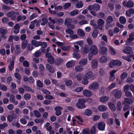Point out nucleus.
Wrapping results in <instances>:
<instances>
[{
    "label": "nucleus",
    "mask_w": 134,
    "mask_h": 134,
    "mask_svg": "<svg viewBox=\"0 0 134 134\" xmlns=\"http://www.w3.org/2000/svg\"><path fill=\"white\" fill-rule=\"evenodd\" d=\"M87 62V60L86 58H83L80 60L79 62V64L83 66L86 65Z\"/></svg>",
    "instance_id": "nucleus-23"
},
{
    "label": "nucleus",
    "mask_w": 134,
    "mask_h": 134,
    "mask_svg": "<svg viewBox=\"0 0 134 134\" xmlns=\"http://www.w3.org/2000/svg\"><path fill=\"white\" fill-rule=\"evenodd\" d=\"M41 91L43 93L46 95L50 94V92L48 91L46 89H42L41 90Z\"/></svg>",
    "instance_id": "nucleus-60"
},
{
    "label": "nucleus",
    "mask_w": 134,
    "mask_h": 134,
    "mask_svg": "<svg viewBox=\"0 0 134 134\" xmlns=\"http://www.w3.org/2000/svg\"><path fill=\"white\" fill-rule=\"evenodd\" d=\"M27 43V40H24L22 43V48L23 49H25L26 47Z\"/></svg>",
    "instance_id": "nucleus-47"
},
{
    "label": "nucleus",
    "mask_w": 134,
    "mask_h": 134,
    "mask_svg": "<svg viewBox=\"0 0 134 134\" xmlns=\"http://www.w3.org/2000/svg\"><path fill=\"white\" fill-rule=\"evenodd\" d=\"M44 119L43 118L40 119H36L34 120L35 122L36 123H42L44 121Z\"/></svg>",
    "instance_id": "nucleus-46"
},
{
    "label": "nucleus",
    "mask_w": 134,
    "mask_h": 134,
    "mask_svg": "<svg viewBox=\"0 0 134 134\" xmlns=\"http://www.w3.org/2000/svg\"><path fill=\"white\" fill-rule=\"evenodd\" d=\"M42 20L43 22L42 23L41 25L42 26L44 25L46 23H47L48 22V20L47 19L45 18H42Z\"/></svg>",
    "instance_id": "nucleus-56"
},
{
    "label": "nucleus",
    "mask_w": 134,
    "mask_h": 134,
    "mask_svg": "<svg viewBox=\"0 0 134 134\" xmlns=\"http://www.w3.org/2000/svg\"><path fill=\"white\" fill-rule=\"evenodd\" d=\"M127 76V74L126 72H123L121 75V78L122 80H124Z\"/></svg>",
    "instance_id": "nucleus-51"
},
{
    "label": "nucleus",
    "mask_w": 134,
    "mask_h": 134,
    "mask_svg": "<svg viewBox=\"0 0 134 134\" xmlns=\"http://www.w3.org/2000/svg\"><path fill=\"white\" fill-rule=\"evenodd\" d=\"M109 99L108 97L106 96H103L99 98L100 102L102 103L106 102Z\"/></svg>",
    "instance_id": "nucleus-19"
},
{
    "label": "nucleus",
    "mask_w": 134,
    "mask_h": 134,
    "mask_svg": "<svg viewBox=\"0 0 134 134\" xmlns=\"http://www.w3.org/2000/svg\"><path fill=\"white\" fill-rule=\"evenodd\" d=\"M134 13V9L132 8H131L129 10L126 11V14L127 16L130 17L131 16L132 14H133Z\"/></svg>",
    "instance_id": "nucleus-28"
},
{
    "label": "nucleus",
    "mask_w": 134,
    "mask_h": 134,
    "mask_svg": "<svg viewBox=\"0 0 134 134\" xmlns=\"http://www.w3.org/2000/svg\"><path fill=\"white\" fill-rule=\"evenodd\" d=\"M125 92L126 96L129 98H131L132 97V95L131 92L129 91H126Z\"/></svg>",
    "instance_id": "nucleus-52"
},
{
    "label": "nucleus",
    "mask_w": 134,
    "mask_h": 134,
    "mask_svg": "<svg viewBox=\"0 0 134 134\" xmlns=\"http://www.w3.org/2000/svg\"><path fill=\"white\" fill-rule=\"evenodd\" d=\"M12 60L11 61L8 66L9 70L10 71H12L13 70L14 66L15 58L12 57Z\"/></svg>",
    "instance_id": "nucleus-17"
},
{
    "label": "nucleus",
    "mask_w": 134,
    "mask_h": 134,
    "mask_svg": "<svg viewBox=\"0 0 134 134\" xmlns=\"http://www.w3.org/2000/svg\"><path fill=\"white\" fill-rule=\"evenodd\" d=\"M14 32L15 34H17L19 32V29L20 28L19 25L18 24H16L14 27Z\"/></svg>",
    "instance_id": "nucleus-32"
},
{
    "label": "nucleus",
    "mask_w": 134,
    "mask_h": 134,
    "mask_svg": "<svg viewBox=\"0 0 134 134\" xmlns=\"http://www.w3.org/2000/svg\"><path fill=\"white\" fill-rule=\"evenodd\" d=\"M63 109V108L61 107L58 106L55 107L54 108L56 111L55 114L57 116L60 115L62 114L61 111Z\"/></svg>",
    "instance_id": "nucleus-10"
},
{
    "label": "nucleus",
    "mask_w": 134,
    "mask_h": 134,
    "mask_svg": "<svg viewBox=\"0 0 134 134\" xmlns=\"http://www.w3.org/2000/svg\"><path fill=\"white\" fill-rule=\"evenodd\" d=\"M31 43L35 47H38L41 45L42 42L37 41L36 40H32L31 41Z\"/></svg>",
    "instance_id": "nucleus-14"
},
{
    "label": "nucleus",
    "mask_w": 134,
    "mask_h": 134,
    "mask_svg": "<svg viewBox=\"0 0 134 134\" xmlns=\"http://www.w3.org/2000/svg\"><path fill=\"white\" fill-rule=\"evenodd\" d=\"M72 20L71 19L67 18L65 21V25L69 26L71 23Z\"/></svg>",
    "instance_id": "nucleus-45"
},
{
    "label": "nucleus",
    "mask_w": 134,
    "mask_h": 134,
    "mask_svg": "<svg viewBox=\"0 0 134 134\" xmlns=\"http://www.w3.org/2000/svg\"><path fill=\"white\" fill-rule=\"evenodd\" d=\"M46 68L51 73H53L55 71V68H52L51 65L48 64H46Z\"/></svg>",
    "instance_id": "nucleus-26"
},
{
    "label": "nucleus",
    "mask_w": 134,
    "mask_h": 134,
    "mask_svg": "<svg viewBox=\"0 0 134 134\" xmlns=\"http://www.w3.org/2000/svg\"><path fill=\"white\" fill-rule=\"evenodd\" d=\"M117 71V70H114L110 72V77L109 79L110 81H112L115 79V77L114 75V74Z\"/></svg>",
    "instance_id": "nucleus-11"
},
{
    "label": "nucleus",
    "mask_w": 134,
    "mask_h": 134,
    "mask_svg": "<svg viewBox=\"0 0 134 134\" xmlns=\"http://www.w3.org/2000/svg\"><path fill=\"white\" fill-rule=\"evenodd\" d=\"M97 126V124H95L92 127L90 131V134H95L96 133V128Z\"/></svg>",
    "instance_id": "nucleus-34"
},
{
    "label": "nucleus",
    "mask_w": 134,
    "mask_h": 134,
    "mask_svg": "<svg viewBox=\"0 0 134 134\" xmlns=\"http://www.w3.org/2000/svg\"><path fill=\"white\" fill-rule=\"evenodd\" d=\"M35 116L37 118H39L41 116V114L37 110H35L34 111Z\"/></svg>",
    "instance_id": "nucleus-55"
},
{
    "label": "nucleus",
    "mask_w": 134,
    "mask_h": 134,
    "mask_svg": "<svg viewBox=\"0 0 134 134\" xmlns=\"http://www.w3.org/2000/svg\"><path fill=\"white\" fill-rule=\"evenodd\" d=\"M75 62L73 60L68 62L66 64V66L67 68H70L74 66L75 65Z\"/></svg>",
    "instance_id": "nucleus-15"
},
{
    "label": "nucleus",
    "mask_w": 134,
    "mask_h": 134,
    "mask_svg": "<svg viewBox=\"0 0 134 134\" xmlns=\"http://www.w3.org/2000/svg\"><path fill=\"white\" fill-rule=\"evenodd\" d=\"M3 2L6 4H9L10 5L13 4L14 3L13 0H2Z\"/></svg>",
    "instance_id": "nucleus-39"
},
{
    "label": "nucleus",
    "mask_w": 134,
    "mask_h": 134,
    "mask_svg": "<svg viewBox=\"0 0 134 134\" xmlns=\"http://www.w3.org/2000/svg\"><path fill=\"white\" fill-rule=\"evenodd\" d=\"M86 102L85 99L81 98L79 99L78 102L76 104L77 107L79 109H82L85 108L86 105L84 104Z\"/></svg>",
    "instance_id": "nucleus-2"
},
{
    "label": "nucleus",
    "mask_w": 134,
    "mask_h": 134,
    "mask_svg": "<svg viewBox=\"0 0 134 134\" xmlns=\"http://www.w3.org/2000/svg\"><path fill=\"white\" fill-rule=\"evenodd\" d=\"M104 23V21L101 19H99L97 20V24L99 26H102Z\"/></svg>",
    "instance_id": "nucleus-37"
},
{
    "label": "nucleus",
    "mask_w": 134,
    "mask_h": 134,
    "mask_svg": "<svg viewBox=\"0 0 134 134\" xmlns=\"http://www.w3.org/2000/svg\"><path fill=\"white\" fill-rule=\"evenodd\" d=\"M45 126L48 131H50L52 129V127L50 126V123L48 122L45 124Z\"/></svg>",
    "instance_id": "nucleus-42"
},
{
    "label": "nucleus",
    "mask_w": 134,
    "mask_h": 134,
    "mask_svg": "<svg viewBox=\"0 0 134 134\" xmlns=\"http://www.w3.org/2000/svg\"><path fill=\"white\" fill-rule=\"evenodd\" d=\"M122 4L124 6H126L128 8L132 7L134 5L133 2L131 1H129L126 3L125 1H124L122 2Z\"/></svg>",
    "instance_id": "nucleus-9"
},
{
    "label": "nucleus",
    "mask_w": 134,
    "mask_h": 134,
    "mask_svg": "<svg viewBox=\"0 0 134 134\" xmlns=\"http://www.w3.org/2000/svg\"><path fill=\"white\" fill-rule=\"evenodd\" d=\"M113 18L111 16H109L108 17L106 20L107 23H110L112 22L113 21Z\"/></svg>",
    "instance_id": "nucleus-58"
},
{
    "label": "nucleus",
    "mask_w": 134,
    "mask_h": 134,
    "mask_svg": "<svg viewBox=\"0 0 134 134\" xmlns=\"http://www.w3.org/2000/svg\"><path fill=\"white\" fill-rule=\"evenodd\" d=\"M122 64V62L118 60H112L109 63V67L113 68L114 66H119Z\"/></svg>",
    "instance_id": "nucleus-3"
},
{
    "label": "nucleus",
    "mask_w": 134,
    "mask_h": 134,
    "mask_svg": "<svg viewBox=\"0 0 134 134\" xmlns=\"http://www.w3.org/2000/svg\"><path fill=\"white\" fill-rule=\"evenodd\" d=\"M63 20L61 18H59L56 20V23L58 24H62L63 22Z\"/></svg>",
    "instance_id": "nucleus-57"
},
{
    "label": "nucleus",
    "mask_w": 134,
    "mask_h": 134,
    "mask_svg": "<svg viewBox=\"0 0 134 134\" xmlns=\"http://www.w3.org/2000/svg\"><path fill=\"white\" fill-rule=\"evenodd\" d=\"M108 60L107 57L105 56H102L99 59L100 62L102 63H106Z\"/></svg>",
    "instance_id": "nucleus-22"
},
{
    "label": "nucleus",
    "mask_w": 134,
    "mask_h": 134,
    "mask_svg": "<svg viewBox=\"0 0 134 134\" xmlns=\"http://www.w3.org/2000/svg\"><path fill=\"white\" fill-rule=\"evenodd\" d=\"M37 21V20L36 19L31 22V24L29 26V28L31 29H33L34 27L35 24Z\"/></svg>",
    "instance_id": "nucleus-36"
},
{
    "label": "nucleus",
    "mask_w": 134,
    "mask_h": 134,
    "mask_svg": "<svg viewBox=\"0 0 134 134\" xmlns=\"http://www.w3.org/2000/svg\"><path fill=\"white\" fill-rule=\"evenodd\" d=\"M7 33V31L5 29H4L2 28L0 29V33L1 35H5Z\"/></svg>",
    "instance_id": "nucleus-61"
},
{
    "label": "nucleus",
    "mask_w": 134,
    "mask_h": 134,
    "mask_svg": "<svg viewBox=\"0 0 134 134\" xmlns=\"http://www.w3.org/2000/svg\"><path fill=\"white\" fill-rule=\"evenodd\" d=\"M116 108L118 111H120L121 110L122 106L121 103L119 101L117 102L116 104Z\"/></svg>",
    "instance_id": "nucleus-41"
},
{
    "label": "nucleus",
    "mask_w": 134,
    "mask_h": 134,
    "mask_svg": "<svg viewBox=\"0 0 134 134\" xmlns=\"http://www.w3.org/2000/svg\"><path fill=\"white\" fill-rule=\"evenodd\" d=\"M134 39V38H131L129 37V38L126 41V44L127 45H130L131 44V42Z\"/></svg>",
    "instance_id": "nucleus-43"
},
{
    "label": "nucleus",
    "mask_w": 134,
    "mask_h": 134,
    "mask_svg": "<svg viewBox=\"0 0 134 134\" xmlns=\"http://www.w3.org/2000/svg\"><path fill=\"white\" fill-rule=\"evenodd\" d=\"M111 94L112 95L114 96L116 98L119 99L121 97L122 92L121 90L115 89L111 92Z\"/></svg>",
    "instance_id": "nucleus-1"
},
{
    "label": "nucleus",
    "mask_w": 134,
    "mask_h": 134,
    "mask_svg": "<svg viewBox=\"0 0 134 134\" xmlns=\"http://www.w3.org/2000/svg\"><path fill=\"white\" fill-rule=\"evenodd\" d=\"M98 109L99 111H104L107 110V107L105 105H101L98 106Z\"/></svg>",
    "instance_id": "nucleus-18"
},
{
    "label": "nucleus",
    "mask_w": 134,
    "mask_h": 134,
    "mask_svg": "<svg viewBox=\"0 0 134 134\" xmlns=\"http://www.w3.org/2000/svg\"><path fill=\"white\" fill-rule=\"evenodd\" d=\"M84 113L86 115L89 116L91 115L92 111L90 109H86L85 110Z\"/></svg>",
    "instance_id": "nucleus-44"
},
{
    "label": "nucleus",
    "mask_w": 134,
    "mask_h": 134,
    "mask_svg": "<svg viewBox=\"0 0 134 134\" xmlns=\"http://www.w3.org/2000/svg\"><path fill=\"white\" fill-rule=\"evenodd\" d=\"M133 103V101L131 99H129L127 98L125 99V101L123 102V104L125 105H129Z\"/></svg>",
    "instance_id": "nucleus-20"
},
{
    "label": "nucleus",
    "mask_w": 134,
    "mask_h": 134,
    "mask_svg": "<svg viewBox=\"0 0 134 134\" xmlns=\"http://www.w3.org/2000/svg\"><path fill=\"white\" fill-rule=\"evenodd\" d=\"M83 88L82 87H79L76 88L74 90L75 92H81L83 90Z\"/></svg>",
    "instance_id": "nucleus-54"
},
{
    "label": "nucleus",
    "mask_w": 134,
    "mask_h": 134,
    "mask_svg": "<svg viewBox=\"0 0 134 134\" xmlns=\"http://www.w3.org/2000/svg\"><path fill=\"white\" fill-rule=\"evenodd\" d=\"M71 6V3H67L63 5V7L64 9H66L70 7Z\"/></svg>",
    "instance_id": "nucleus-63"
},
{
    "label": "nucleus",
    "mask_w": 134,
    "mask_h": 134,
    "mask_svg": "<svg viewBox=\"0 0 134 134\" xmlns=\"http://www.w3.org/2000/svg\"><path fill=\"white\" fill-rule=\"evenodd\" d=\"M47 60L48 62L51 64H53L54 62V59L52 56L48 59Z\"/></svg>",
    "instance_id": "nucleus-48"
},
{
    "label": "nucleus",
    "mask_w": 134,
    "mask_h": 134,
    "mask_svg": "<svg viewBox=\"0 0 134 134\" xmlns=\"http://www.w3.org/2000/svg\"><path fill=\"white\" fill-rule=\"evenodd\" d=\"M90 130L88 129H86L83 130V134H90Z\"/></svg>",
    "instance_id": "nucleus-64"
},
{
    "label": "nucleus",
    "mask_w": 134,
    "mask_h": 134,
    "mask_svg": "<svg viewBox=\"0 0 134 134\" xmlns=\"http://www.w3.org/2000/svg\"><path fill=\"white\" fill-rule=\"evenodd\" d=\"M17 14L13 11L8 12L7 14V16L8 17L11 18V19L12 20H14L16 17Z\"/></svg>",
    "instance_id": "nucleus-6"
},
{
    "label": "nucleus",
    "mask_w": 134,
    "mask_h": 134,
    "mask_svg": "<svg viewBox=\"0 0 134 134\" xmlns=\"http://www.w3.org/2000/svg\"><path fill=\"white\" fill-rule=\"evenodd\" d=\"M93 76L92 72L89 71L86 74L84 77L85 78L89 79L91 78Z\"/></svg>",
    "instance_id": "nucleus-29"
},
{
    "label": "nucleus",
    "mask_w": 134,
    "mask_h": 134,
    "mask_svg": "<svg viewBox=\"0 0 134 134\" xmlns=\"http://www.w3.org/2000/svg\"><path fill=\"white\" fill-rule=\"evenodd\" d=\"M132 50V49L130 47L127 46L125 49L123 50L122 51L123 53L126 54H130L133 52Z\"/></svg>",
    "instance_id": "nucleus-13"
},
{
    "label": "nucleus",
    "mask_w": 134,
    "mask_h": 134,
    "mask_svg": "<svg viewBox=\"0 0 134 134\" xmlns=\"http://www.w3.org/2000/svg\"><path fill=\"white\" fill-rule=\"evenodd\" d=\"M38 15L36 13H33L30 17V20H32L35 18Z\"/></svg>",
    "instance_id": "nucleus-62"
},
{
    "label": "nucleus",
    "mask_w": 134,
    "mask_h": 134,
    "mask_svg": "<svg viewBox=\"0 0 134 134\" xmlns=\"http://www.w3.org/2000/svg\"><path fill=\"white\" fill-rule=\"evenodd\" d=\"M87 9L90 10H95L96 11H99L100 9V6L97 4L94 5H91L88 6L87 8Z\"/></svg>",
    "instance_id": "nucleus-4"
},
{
    "label": "nucleus",
    "mask_w": 134,
    "mask_h": 134,
    "mask_svg": "<svg viewBox=\"0 0 134 134\" xmlns=\"http://www.w3.org/2000/svg\"><path fill=\"white\" fill-rule=\"evenodd\" d=\"M107 51V49L104 47H100L99 49L100 53L102 54H104Z\"/></svg>",
    "instance_id": "nucleus-21"
},
{
    "label": "nucleus",
    "mask_w": 134,
    "mask_h": 134,
    "mask_svg": "<svg viewBox=\"0 0 134 134\" xmlns=\"http://www.w3.org/2000/svg\"><path fill=\"white\" fill-rule=\"evenodd\" d=\"M83 2L81 1H79L76 4V7L78 8H81L83 7Z\"/></svg>",
    "instance_id": "nucleus-35"
},
{
    "label": "nucleus",
    "mask_w": 134,
    "mask_h": 134,
    "mask_svg": "<svg viewBox=\"0 0 134 134\" xmlns=\"http://www.w3.org/2000/svg\"><path fill=\"white\" fill-rule=\"evenodd\" d=\"M108 106L112 111H115L116 110V108L115 105L112 102H110L108 103Z\"/></svg>",
    "instance_id": "nucleus-27"
},
{
    "label": "nucleus",
    "mask_w": 134,
    "mask_h": 134,
    "mask_svg": "<svg viewBox=\"0 0 134 134\" xmlns=\"http://www.w3.org/2000/svg\"><path fill=\"white\" fill-rule=\"evenodd\" d=\"M8 126V124L6 123H3V124L0 125V129H3L6 127Z\"/></svg>",
    "instance_id": "nucleus-53"
},
{
    "label": "nucleus",
    "mask_w": 134,
    "mask_h": 134,
    "mask_svg": "<svg viewBox=\"0 0 134 134\" xmlns=\"http://www.w3.org/2000/svg\"><path fill=\"white\" fill-rule=\"evenodd\" d=\"M109 51L110 53L112 55H114L116 54L114 48L111 46L109 47Z\"/></svg>",
    "instance_id": "nucleus-30"
},
{
    "label": "nucleus",
    "mask_w": 134,
    "mask_h": 134,
    "mask_svg": "<svg viewBox=\"0 0 134 134\" xmlns=\"http://www.w3.org/2000/svg\"><path fill=\"white\" fill-rule=\"evenodd\" d=\"M26 104V102L25 101H21L19 104V106L20 108H23Z\"/></svg>",
    "instance_id": "nucleus-59"
},
{
    "label": "nucleus",
    "mask_w": 134,
    "mask_h": 134,
    "mask_svg": "<svg viewBox=\"0 0 134 134\" xmlns=\"http://www.w3.org/2000/svg\"><path fill=\"white\" fill-rule=\"evenodd\" d=\"M79 10L77 9H74L72 11L70 12V15L71 16H74L75 15H77L79 13Z\"/></svg>",
    "instance_id": "nucleus-38"
},
{
    "label": "nucleus",
    "mask_w": 134,
    "mask_h": 134,
    "mask_svg": "<svg viewBox=\"0 0 134 134\" xmlns=\"http://www.w3.org/2000/svg\"><path fill=\"white\" fill-rule=\"evenodd\" d=\"M83 95L86 97H90L92 95V92L87 90H84L82 92Z\"/></svg>",
    "instance_id": "nucleus-12"
},
{
    "label": "nucleus",
    "mask_w": 134,
    "mask_h": 134,
    "mask_svg": "<svg viewBox=\"0 0 134 134\" xmlns=\"http://www.w3.org/2000/svg\"><path fill=\"white\" fill-rule=\"evenodd\" d=\"M105 124L104 122H100L98 123V129L100 131H103L105 129Z\"/></svg>",
    "instance_id": "nucleus-8"
},
{
    "label": "nucleus",
    "mask_w": 134,
    "mask_h": 134,
    "mask_svg": "<svg viewBox=\"0 0 134 134\" xmlns=\"http://www.w3.org/2000/svg\"><path fill=\"white\" fill-rule=\"evenodd\" d=\"M12 125L13 126H16L18 128H19L20 127V125L18 122V121H13L12 122Z\"/></svg>",
    "instance_id": "nucleus-49"
},
{
    "label": "nucleus",
    "mask_w": 134,
    "mask_h": 134,
    "mask_svg": "<svg viewBox=\"0 0 134 134\" xmlns=\"http://www.w3.org/2000/svg\"><path fill=\"white\" fill-rule=\"evenodd\" d=\"M78 34L80 36L83 37L85 35L84 31L81 29H79L77 30Z\"/></svg>",
    "instance_id": "nucleus-31"
},
{
    "label": "nucleus",
    "mask_w": 134,
    "mask_h": 134,
    "mask_svg": "<svg viewBox=\"0 0 134 134\" xmlns=\"http://www.w3.org/2000/svg\"><path fill=\"white\" fill-rule=\"evenodd\" d=\"M119 21L121 23L124 24L126 22V19L125 17L121 16L120 18Z\"/></svg>",
    "instance_id": "nucleus-40"
},
{
    "label": "nucleus",
    "mask_w": 134,
    "mask_h": 134,
    "mask_svg": "<svg viewBox=\"0 0 134 134\" xmlns=\"http://www.w3.org/2000/svg\"><path fill=\"white\" fill-rule=\"evenodd\" d=\"M83 69V67L77 65L75 66L74 70L76 72H79L82 71Z\"/></svg>",
    "instance_id": "nucleus-24"
},
{
    "label": "nucleus",
    "mask_w": 134,
    "mask_h": 134,
    "mask_svg": "<svg viewBox=\"0 0 134 134\" xmlns=\"http://www.w3.org/2000/svg\"><path fill=\"white\" fill-rule=\"evenodd\" d=\"M99 88V86L97 83L93 82L91 83L88 87V88L90 90H97Z\"/></svg>",
    "instance_id": "nucleus-7"
},
{
    "label": "nucleus",
    "mask_w": 134,
    "mask_h": 134,
    "mask_svg": "<svg viewBox=\"0 0 134 134\" xmlns=\"http://www.w3.org/2000/svg\"><path fill=\"white\" fill-rule=\"evenodd\" d=\"M90 51L92 54H96L98 52V49L97 46L95 45H92L90 48Z\"/></svg>",
    "instance_id": "nucleus-5"
},
{
    "label": "nucleus",
    "mask_w": 134,
    "mask_h": 134,
    "mask_svg": "<svg viewBox=\"0 0 134 134\" xmlns=\"http://www.w3.org/2000/svg\"><path fill=\"white\" fill-rule=\"evenodd\" d=\"M63 62V58L59 57L57 58L55 61V63L57 65H58L61 64Z\"/></svg>",
    "instance_id": "nucleus-16"
},
{
    "label": "nucleus",
    "mask_w": 134,
    "mask_h": 134,
    "mask_svg": "<svg viewBox=\"0 0 134 134\" xmlns=\"http://www.w3.org/2000/svg\"><path fill=\"white\" fill-rule=\"evenodd\" d=\"M16 118V115L14 116L13 115H9L7 116V119L9 122H11L13 119Z\"/></svg>",
    "instance_id": "nucleus-33"
},
{
    "label": "nucleus",
    "mask_w": 134,
    "mask_h": 134,
    "mask_svg": "<svg viewBox=\"0 0 134 134\" xmlns=\"http://www.w3.org/2000/svg\"><path fill=\"white\" fill-rule=\"evenodd\" d=\"M98 34V32L96 30H94L92 33V37L94 38H96Z\"/></svg>",
    "instance_id": "nucleus-50"
},
{
    "label": "nucleus",
    "mask_w": 134,
    "mask_h": 134,
    "mask_svg": "<svg viewBox=\"0 0 134 134\" xmlns=\"http://www.w3.org/2000/svg\"><path fill=\"white\" fill-rule=\"evenodd\" d=\"M97 66V62L96 60H93L91 62V67L93 69H95Z\"/></svg>",
    "instance_id": "nucleus-25"
}]
</instances>
